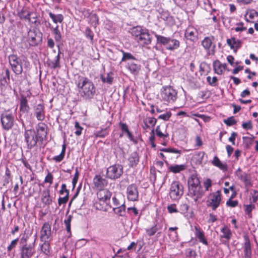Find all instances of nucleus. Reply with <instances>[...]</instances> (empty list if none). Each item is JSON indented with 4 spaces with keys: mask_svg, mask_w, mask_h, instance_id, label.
<instances>
[{
    "mask_svg": "<svg viewBox=\"0 0 258 258\" xmlns=\"http://www.w3.org/2000/svg\"><path fill=\"white\" fill-rule=\"evenodd\" d=\"M131 33L135 39L141 44L149 45L151 42L149 30L145 28L139 26L134 27L131 29Z\"/></svg>",
    "mask_w": 258,
    "mask_h": 258,
    "instance_id": "f03ea898",
    "label": "nucleus"
},
{
    "mask_svg": "<svg viewBox=\"0 0 258 258\" xmlns=\"http://www.w3.org/2000/svg\"><path fill=\"white\" fill-rule=\"evenodd\" d=\"M51 29L52 30V33L54 35V38L56 42H60L62 38V36L61 33L59 30L58 26L56 25V27L54 28H51Z\"/></svg>",
    "mask_w": 258,
    "mask_h": 258,
    "instance_id": "37998d69",
    "label": "nucleus"
},
{
    "mask_svg": "<svg viewBox=\"0 0 258 258\" xmlns=\"http://www.w3.org/2000/svg\"><path fill=\"white\" fill-rule=\"evenodd\" d=\"M184 188L178 181H173L170 187L169 196L172 200H178L183 195Z\"/></svg>",
    "mask_w": 258,
    "mask_h": 258,
    "instance_id": "39448f33",
    "label": "nucleus"
},
{
    "mask_svg": "<svg viewBox=\"0 0 258 258\" xmlns=\"http://www.w3.org/2000/svg\"><path fill=\"white\" fill-rule=\"evenodd\" d=\"M238 202L237 200L233 201L231 200V199H229L227 201L226 203V205L231 208H234L236 207L238 205Z\"/></svg>",
    "mask_w": 258,
    "mask_h": 258,
    "instance_id": "13d9d810",
    "label": "nucleus"
},
{
    "mask_svg": "<svg viewBox=\"0 0 258 258\" xmlns=\"http://www.w3.org/2000/svg\"><path fill=\"white\" fill-rule=\"evenodd\" d=\"M156 37L157 42L164 45L167 50L172 51L177 49L179 47L180 42L177 39L158 35H156Z\"/></svg>",
    "mask_w": 258,
    "mask_h": 258,
    "instance_id": "20e7f679",
    "label": "nucleus"
},
{
    "mask_svg": "<svg viewBox=\"0 0 258 258\" xmlns=\"http://www.w3.org/2000/svg\"><path fill=\"white\" fill-rule=\"evenodd\" d=\"M123 166L119 164L109 166L106 170V177L110 179L119 178L123 174Z\"/></svg>",
    "mask_w": 258,
    "mask_h": 258,
    "instance_id": "423d86ee",
    "label": "nucleus"
},
{
    "mask_svg": "<svg viewBox=\"0 0 258 258\" xmlns=\"http://www.w3.org/2000/svg\"><path fill=\"white\" fill-rule=\"evenodd\" d=\"M100 79L104 83L112 84L114 79V74L112 72H109L104 75L100 76Z\"/></svg>",
    "mask_w": 258,
    "mask_h": 258,
    "instance_id": "2f4dec72",
    "label": "nucleus"
},
{
    "mask_svg": "<svg viewBox=\"0 0 258 258\" xmlns=\"http://www.w3.org/2000/svg\"><path fill=\"white\" fill-rule=\"evenodd\" d=\"M127 212L130 215L137 217V223L139 222L141 216V213H139V210L135 207H129L127 209Z\"/></svg>",
    "mask_w": 258,
    "mask_h": 258,
    "instance_id": "a19ab883",
    "label": "nucleus"
},
{
    "mask_svg": "<svg viewBox=\"0 0 258 258\" xmlns=\"http://www.w3.org/2000/svg\"><path fill=\"white\" fill-rule=\"evenodd\" d=\"M221 202V195L220 190L211 193L207 200V206L211 207L213 210H216L219 207Z\"/></svg>",
    "mask_w": 258,
    "mask_h": 258,
    "instance_id": "6e6552de",
    "label": "nucleus"
},
{
    "mask_svg": "<svg viewBox=\"0 0 258 258\" xmlns=\"http://www.w3.org/2000/svg\"><path fill=\"white\" fill-rule=\"evenodd\" d=\"M53 177L52 174L51 173L49 172L45 178L44 182L46 183L48 182L50 184H52L53 182Z\"/></svg>",
    "mask_w": 258,
    "mask_h": 258,
    "instance_id": "774afa93",
    "label": "nucleus"
},
{
    "mask_svg": "<svg viewBox=\"0 0 258 258\" xmlns=\"http://www.w3.org/2000/svg\"><path fill=\"white\" fill-rule=\"evenodd\" d=\"M126 68L134 75H138L141 69V66L133 62H129L126 66Z\"/></svg>",
    "mask_w": 258,
    "mask_h": 258,
    "instance_id": "c756f323",
    "label": "nucleus"
},
{
    "mask_svg": "<svg viewBox=\"0 0 258 258\" xmlns=\"http://www.w3.org/2000/svg\"><path fill=\"white\" fill-rule=\"evenodd\" d=\"M111 195V192L105 188L99 189V191L97 193V197L99 201L106 203L110 200Z\"/></svg>",
    "mask_w": 258,
    "mask_h": 258,
    "instance_id": "4be33fe9",
    "label": "nucleus"
},
{
    "mask_svg": "<svg viewBox=\"0 0 258 258\" xmlns=\"http://www.w3.org/2000/svg\"><path fill=\"white\" fill-rule=\"evenodd\" d=\"M155 132H156V135L158 137H159V138H162L164 140L167 138L169 136L168 134H167V133L164 134V133H162V132L160 130V127L159 125H158L156 127Z\"/></svg>",
    "mask_w": 258,
    "mask_h": 258,
    "instance_id": "3c124183",
    "label": "nucleus"
},
{
    "mask_svg": "<svg viewBox=\"0 0 258 258\" xmlns=\"http://www.w3.org/2000/svg\"><path fill=\"white\" fill-rule=\"evenodd\" d=\"M184 36L186 39L196 42L198 39V30L192 26H189L185 31Z\"/></svg>",
    "mask_w": 258,
    "mask_h": 258,
    "instance_id": "f3484780",
    "label": "nucleus"
},
{
    "mask_svg": "<svg viewBox=\"0 0 258 258\" xmlns=\"http://www.w3.org/2000/svg\"><path fill=\"white\" fill-rule=\"evenodd\" d=\"M245 212L249 217H251V212L255 209V205L249 204L245 206Z\"/></svg>",
    "mask_w": 258,
    "mask_h": 258,
    "instance_id": "864d4df0",
    "label": "nucleus"
},
{
    "mask_svg": "<svg viewBox=\"0 0 258 258\" xmlns=\"http://www.w3.org/2000/svg\"><path fill=\"white\" fill-rule=\"evenodd\" d=\"M244 258H251L252 249L250 240L249 238L244 236V243L243 247Z\"/></svg>",
    "mask_w": 258,
    "mask_h": 258,
    "instance_id": "5701e85b",
    "label": "nucleus"
},
{
    "mask_svg": "<svg viewBox=\"0 0 258 258\" xmlns=\"http://www.w3.org/2000/svg\"><path fill=\"white\" fill-rule=\"evenodd\" d=\"M60 55L59 51H58V54L55 57V58L53 60H51L49 63V66L52 69L59 68L60 67Z\"/></svg>",
    "mask_w": 258,
    "mask_h": 258,
    "instance_id": "c03bdc74",
    "label": "nucleus"
},
{
    "mask_svg": "<svg viewBox=\"0 0 258 258\" xmlns=\"http://www.w3.org/2000/svg\"><path fill=\"white\" fill-rule=\"evenodd\" d=\"M72 215H69L67 219H66L64 220V223L66 226V228L67 231V233L69 234V236H70L71 235V222L72 219Z\"/></svg>",
    "mask_w": 258,
    "mask_h": 258,
    "instance_id": "a18cd8bd",
    "label": "nucleus"
},
{
    "mask_svg": "<svg viewBox=\"0 0 258 258\" xmlns=\"http://www.w3.org/2000/svg\"><path fill=\"white\" fill-rule=\"evenodd\" d=\"M164 223L162 221L157 222L155 225L151 227L147 228L145 229L146 234L151 237L154 236L157 233L158 236H160L162 233V230L163 228Z\"/></svg>",
    "mask_w": 258,
    "mask_h": 258,
    "instance_id": "4468645a",
    "label": "nucleus"
},
{
    "mask_svg": "<svg viewBox=\"0 0 258 258\" xmlns=\"http://www.w3.org/2000/svg\"><path fill=\"white\" fill-rule=\"evenodd\" d=\"M185 255L187 258H195L197 254L195 250L191 248H187L185 250Z\"/></svg>",
    "mask_w": 258,
    "mask_h": 258,
    "instance_id": "6e6d98bb",
    "label": "nucleus"
},
{
    "mask_svg": "<svg viewBox=\"0 0 258 258\" xmlns=\"http://www.w3.org/2000/svg\"><path fill=\"white\" fill-rule=\"evenodd\" d=\"M234 29L237 32H242L246 29V27H244V23L240 22L236 23V27Z\"/></svg>",
    "mask_w": 258,
    "mask_h": 258,
    "instance_id": "5fc2aeb1",
    "label": "nucleus"
},
{
    "mask_svg": "<svg viewBox=\"0 0 258 258\" xmlns=\"http://www.w3.org/2000/svg\"><path fill=\"white\" fill-rule=\"evenodd\" d=\"M18 240V238H16L11 241L10 244L8 246V251H11L13 248L16 247L17 244Z\"/></svg>",
    "mask_w": 258,
    "mask_h": 258,
    "instance_id": "e2e57ef3",
    "label": "nucleus"
},
{
    "mask_svg": "<svg viewBox=\"0 0 258 258\" xmlns=\"http://www.w3.org/2000/svg\"><path fill=\"white\" fill-rule=\"evenodd\" d=\"M188 187L200 185V181L197 176L195 174L191 175L188 178Z\"/></svg>",
    "mask_w": 258,
    "mask_h": 258,
    "instance_id": "4c0bfd02",
    "label": "nucleus"
},
{
    "mask_svg": "<svg viewBox=\"0 0 258 258\" xmlns=\"http://www.w3.org/2000/svg\"><path fill=\"white\" fill-rule=\"evenodd\" d=\"M171 115L172 113L170 111H166V112L160 115L158 117V119H162L164 121H167L170 119V118L171 116Z\"/></svg>",
    "mask_w": 258,
    "mask_h": 258,
    "instance_id": "603ef678",
    "label": "nucleus"
},
{
    "mask_svg": "<svg viewBox=\"0 0 258 258\" xmlns=\"http://www.w3.org/2000/svg\"><path fill=\"white\" fill-rule=\"evenodd\" d=\"M14 116L9 111L3 112L1 115V122L3 128L8 131L12 128L14 124Z\"/></svg>",
    "mask_w": 258,
    "mask_h": 258,
    "instance_id": "9d476101",
    "label": "nucleus"
},
{
    "mask_svg": "<svg viewBox=\"0 0 258 258\" xmlns=\"http://www.w3.org/2000/svg\"><path fill=\"white\" fill-rule=\"evenodd\" d=\"M119 126L122 132V133L120 134L119 137L121 138L122 136L129 132L128 125L125 123L122 122L119 123Z\"/></svg>",
    "mask_w": 258,
    "mask_h": 258,
    "instance_id": "49530a36",
    "label": "nucleus"
},
{
    "mask_svg": "<svg viewBox=\"0 0 258 258\" xmlns=\"http://www.w3.org/2000/svg\"><path fill=\"white\" fill-rule=\"evenodd\" d=\"M159 99L167 104H172L177 99V91L170 85L163 86L158 94Z\"/></svg>",
    "mask_w": 258,
    "mask_h": 258,
    "instance_id": "7ed1b4c3",
    "label": "nucleus"
},
{
    "mask_svg": "<svg viewBox=\"0 0 258 258\" xmlns=\"http://www.w3.org/2000/svg\"><path fill=\"white\" fill-rule=\"evenodd\" d=\"M205 155V153L204 152H197L194 154L191 160L196 165H200L203 162Z\"/></svg>",
    "mask_w": 258,
    "mask_h": 258,
    "instance_id": "c85d7f7f",
    "label": "nucleus"
},
{
    "mask_svg": "<svg viewBox=\"0 0 258 258\" xmlns=\"http://www.w3.org/2000/svg\"><path fill=\"white\" fill-rule=\"evenodd\" d=\"M128 165L131 167H136L139 162V156L137 152L132 153L128 158Z\"/></svg>",
    "mask_w": 258,
    "mask_h": 258,
    "instance_id": "cd10ccee",
    "label": "nucleus"
},
{
    "mask_svg": "<svg viewBox=\"0 0 258 258\" xmlns=\"http://www.w3.org/2000/svg\"><path fill=\"white\" fill-rule=\"evenodd\" d=\"M77 87L80 89L81 96L85 100H91L96 93L94 84L86 77H79Z\"/></svg>",
    "mask_w": 258,
    "mask_h": 258,
    "instance_id": "f257e3e1",
    "label": "nucleus"
},
{
    "mask_svg": "<svg viewBox=\"0 0 258 258\" xmlns=\"http://www.w3.org/2000/svg\"><path fill=\"white\" fill-rule=\"evenodd\" d=\"M49 16L52 19L53 22L55 24H57L58 23H62L63 21L64 17L62 14H54L51 12H49L48 13Z\"/></svg>",
    "mask_w": 258,
    "mask_h": 258,
    "instance_id": "ea45409f",
    "label": "nucleus"
},
{
    "mask_svg": "<svg viewBox=\"0 0 258 258\" xmlns=\"http://www.w3.org/2000/svg\"><path fill=\"white\" fill-rule=\"evenodd\" d=\"M224 123L228 126H231L236 124V121L234 119L233 116H231L228 117L226 120H225Z\"/></svg>",
    "mask_w": 258,
    "mask_h": 258,
    "instance_id": "052dcab7",
    "label": "nucleus"
},
{
    "mask_svg": "<svg viewBox=\"0 0 258 258\" xmlns=\"http://www.w3.org/2000/svg\"><path fill=\"white\" fill-rule=\"evenodd\" d=\"M75 127L76 129V131L75 132V134L77 136H80L82 134V131L83 130V127H82L78 122L76 121L75 122Z\"/></svg>",
    "mask_w": 258,
    "mask_h": 258,
    "instance_id": "680f3d73",
    "label": "nucleus"
},
{
    "mask_svg": "<svg viewBox=\"0 0 258 258\" xmlns=\"http://www.w3.org/2000/svg\"><path fill=\"white\" fill-rule=\"evenodd\" d=\"M69 195L68 194H66L64 197H59L58 200V204L59 206L61 205L62 204H65L67 203L69 200Z\"/></svg>",
    "mask_w": 258,
    "mask_h": 258,
    "instance_id": "bf43d9fd",
    "label": "nucleus"
},
{
    "mask_svg": "<svg viewBox=\"0 0 258 258\" xmlns=\"http://www.w3.org/2000/svg\"><path fill=\"white\" fill-rule=\"evenodd\" d=\"M31 12L28 11L25 8H22L18 12V15L20 19L27 20L29 22H30L31 21Z\"/></svg>",
    "mask_w": 258,
    "mask_h": 258,
    "instance_id": "f704fd0d",
    "label": "nucleus"
},
{
    "mask_svg": "<svg viewBox=\"0 0 258 258\" xmlns=\"http://www.w3.org/2000/svg\"><path fill=\"white\" fill-rule=\"evenodd\" d=\"M214 37L212 36H207L205 37L201 42L202 46L209 55H213L215 53L216 44L214 42Z\"/></svg>",
    "mask_w": 258,
    "mask_h": 258,
    "instance_id": "9b49d317",
    "label": "nucleus"
},
{
    "mask_svg": "<svg viewBox=\"0 0 258 258\" xmlns=\"http://www.w3.org/2000/svg\"><path fill=\"white\" fill-rule=\"evenodd\" d=\"M245 18L246 21L253 22L256 19L258 18V13L255 10H250L246 14Z\"/></svg>",
    "mask_w": 258,
    "mask_h": 258,
    "instance_id": "c9c22d12",
    "label": "nucleus"
},
{
    "mask_svg": "<svg viewBox=\"0 0 258 258\" xmlns=\"http://www.w3.org/2000/svg\"><path fill=\"white\" fill-rule=\"evenodd\" d=\"M42 34L35 30L30 29L28 32L27 41L31 46H35L42 41Z\"/></svg>",
    "mask_w": 258,
    "mask_h": 258,
    "instance_id": "1a4fd4ad",
    "label": "nucleus"
},
{
    "mask_svg": "<svg viewBox=\"0 0 258 258\" xmlns=\"http://www.w3.org/2000/svg\"><path fill=\"white\" fill-rule=\"evenodd\" d=\"M213 66L215 73L218 75L222 74L227 67L226 63H222L219 60L214 61Z\"/></svg>",
    "mask_w": 258,
    "mask_h": 258,
    "instance_id": "a878e982",
    "label": "nucleus"
},
{
    "mask_svg": "<svg viewBox=\"0 0 258 258\" xmlns=\"http://www.w3.org/2000/svg\"><path fill=\"white\" fill-rule=\"evenodd\" d=\"M125 210L126 206L124 204H121L117 207L113 208V211L114 213L121 217L125 216Z\"/></svg>",
    "mask_w": 258,
    "mask_h": 258,
    "instance_id": "58836bf2",
    "label": "nucleus"
},
{
    "mask_svg": "<svg viewBox=\"0 0 258 258\" xmlns=\"http://www.w3.org/2000/svg\"><path fill=\"white\" fill-rule=\"evenodd\" d=\"M207 81L211 86H216L218 79L216 77L211 78L210 76H208L207 77Z\"/></svg>",
    "mask_w": 258,
    "mask_h": 258,
    "instance_id": "4d7b16f0",
    "label": "nucleus"
},
{
    "mask_svg": "<svg viewBox=\"0 0 258 258\" xmlns=\"http://www.w3.org/2000/svg\"><path fill=\"white\" fill-rule=\"evenodd\" d=\"M188 195L191 196L196 202L201 198L203 193L201 190V185L188 187Z\"/></svg>",
    "mask_w": 258,
    "mask_h": 258,
    "instance_id": "412c9836",
    "label": "nucleus"
},
{
    "mask_svg": "<svg viewBox=\"0 0 258 258\" xmlns=\"http://www.w3.org/2000/svg\"><path fill=\"white\" fill-rule=\"evenodd\" d=\"M227 43L231 49H237L241 47L242 42L240 40L233 37L227 39Z\"/></svg>",
    "mask_w": 258,
    "mask_h": 258,
    "instance_id": "7c9ffc66",
    "label": "nucleus"
},
{
    "mask_svg": "<svg viewBox=\"0 0 258 258\" xmlns=\"http://www.w3.org/2000/svg\"><path fill=\"white\" fill-rule=\"evenodd\" d=\"M42 202L46 205H49L51 203L52 200L50 197V190L49 189H46L43 191Z\"/></svg>",
    "mask_w": 258,
    "mask_h": 258,
    "instance_id": "e433bc0d",
    "label": "nucleus"
},
{
    "mask_svg": "<svg viewBox=\"0 0 258 258\" xmlns=\"http://www.w3.org/2000/svg\"><path fill=\"white\" fill-rule=\"evenodd\" d=\"M35 253V250L32 245L24 244L20 248L21 258H31Z\"/></svg>",
    "mask_w": 258,
    "mask_h": 258,
    "instance_id": "dca6fc26",
    "label": "nucleus"
},
{
    "mask_svg": "<svg viewBox=\"0 0 258 258\" xmlns=\"http://www.w3.org/2000/svg\"><path fill=\"white\" fill-rule=\"evenodd\" d=\"M9 60L14 72L17 75L21 74L23 71L21 59L17 55L12 54L9 55Z\"/></svg>",
    "mask_w": 258,
    "mask_h": 258,
    "instance_id": "f8f14e48",
    "label": "nucleus"
},
{
    "mask_svg": "<svg viewBox=\"0 0 258 258\" xmlns=\"http://www.w3.org/2000/svg\"><path fill=\"white\" fill-rule=\"evenodd\" d=\"M161 151L167 153L177 154H178V156L177 157V158H178L182 153L181 150H177L175 148H163L161 150Z\"/></svg>",
    "mask_w": 258,
    "mask_h": 258,
    "instance_id": "09e8293b",
    "label": "nucleus"
},
{
    "mask_svg": "<svg viewBox=\"0 0 258 258\" xmlns=\"http://www.w3.org/2000/svg\"><path fill=\"white\" fill-rule=\"evenodd\" d=\"M126 198L130 201H137L139 199L138 187L136 184L132 183L127 186L126 188Z\"/></svg>",
    "mask_w": 258,
    "mask_h": 258,
    "instance_id": "ddd939ff",
    "label": "nucleus"
},
{
    "mask_svg": "<svg viewBox=\"0 0 258 258\" xmlns=\"http://www.w3.org/2000/svg\"><path fill=\"white\" fill-rule=\"evenodd\" d=\"M167 210L170 213H177L178 212L175 204L168 205L167 206Z\"/></svg>",
    "mask_w": 258,
    "mask_h": 258,
    "instance_id": "0e129e2a",
    "label": "nucleus"
},
{
    "mask_svg": "<svg viewBox=\"0 0 258 258\" xmlns=\"http://www.w3.org/2000/svg\"><path fill=\"white\" fill-rule=\"evenodd\" d=\"M85 35L88 38H89L91 41H93L94 34L93 32L88 28H87L85 30Z\"/></svg>",
    "mask_w": 258,
    "mask_h": 258,
    "instance_id": "69168bd1",
    "label": "nucleus"
},
{
    "mask_svg": "<svg viewBox=\"0 0 258 258\" xmlns=\"http://www.w3.org/2000/svg\"><path fill=\"white\" fill-rule=\"evenodd\" d=\"M47 125L43 122H39L36 126V135L40 141L45 139L47 136Z\"/></svg>",
    "mask_w": 258,
    "mask_h": 258,
    "instance_id": "aec40b11",
    "label": "nucleus"
},
{
    "mask_svg": "<svg viewBox=\"0 0 258 258\" xmlns=\"http://www.w3.org/2000/svg\"><path fill=\"white\" fill-rule=\"evenodd\" d=\"M43 243L41 245V250L44 253H47V252H48V249L49 247L48 241H43Z\"/></svg>",
    "mask_w": 258,
    "mask_h": 258,
    "instance_id": "338daca9",
    "label": "nucleus"
},
{
    "mask_svg": "<svg viewBox=\"0 0 258 258\" xmlns=\"http://www.w3.org/2000/svg\"><path fill=\"white\" fill-rule=\"evenodd\" d=\"M34 114L37 119L42 121L45 118V107L43 104L40 103L34 107Z\"/></svg>",
    "mask_w": 258,
    "mask_h": 258,
    "instance_id": "a211bd4d",
    "label": "nucleus"
},
{
    "mask_svg": "<svg viewBox=\"0 0 258 258\" xmlns=\"http://www.w3.org/2000/svg\"><path fill=\"white\" fill-rule=\"evenodd\" d=\"M108 134L106 128L102 129L94 133V136L97 138H104Z\"/></svg>",
    "mask_w": 258,
    "mask_h": 258,
    "instance_id": "de8ad7c7",
    "label": "nucleus"
},
{
    "mask_svg": "<svg viewBox=\"0 0 258 258\" xmlns=\"http://www.w3.org/2000/svg\"><path fill=\"white\" fill-rule=\"evenodd\" d=\"M25 141L28 149L34 148L39 140L34 129L26 130L24 133Z\"/></svg>",
    "mask_w": 258,
    "mask_h": 258,
    "instance_id": "0eeeda50",
    "label": "nucleus"
},
{
    "mask_svg": "<svg viewBox=\"0 0 258 258\" xmlns=\"http://www.w3.org/2000/svg\"><path fill=\"white\" fill-rule=\"evenodd\" d=\"M30 110V107L26 97L22 96L20 100V113L22 116L23 113H27Z\"/></svg>",
    "mask_w": 258,
    "mask_h": 258,
    "instance_id": "393cba45",
    "label": "nucleus"
},
{
    "mask_svg": "<svg viewBox=\"0 0 258 258\" xmlns=\"http://www.w3.org/2000/svg\"><path fill=\"white\" fill-rule=\"evenodd\" d=\"M187 168V165L185 164H173L169 166L168 169L169 172H171L174 174H177L186 170Z\"/></svg>",
    "mask_w": 258,
    "mask_h": 258,
    "instance_id": "bb28decb",
    "label": "nucleus"
},
{
    "mask_svg": "<svg viewBox=\"0 0 258 258\" xmlns=\"http://www.w3.org/2000/svg\"><path fill=\"white\" fill-rule=\"evenodd\" d=\"M195 235L198 238L199 241L205 245H208V242L206 239L204 232L201 229L198 225L195 226Z\"/></svg>",
    "mask_w": 258,
    "mask_h": 258,
    "instance_id": "b1692460",
    "label": "nucleus"
},
{
    "mask_svg": "<svg viewBox=\"0 0 258 258\" xmlns=\"http://www.w3.org/2000/svg\"><path fill=\"white\" fill-rule=\"evenodd\" d=\"M221 232L223 233V235L220 236L221 238H224L227 240L231 239L232 237V233L231 230L226 226H224L221 229Z\"/></svg>",
    "mask_w": 258,
    "mask_h": 258,
    "instance_id": "79ce46f5",
    "label": "nucleus"
},
{
    "mask_svg": "<svg viewBox=\"0 0 258 258\" xmlns=\"http://www.w3.org/2000/svg\"><path fill=\"white\" fill-rule=\"evenodd\" d=\"M160 18L168 25H172L174 23L173 18L168 12H163L161 14Z\"/></svg>",
    "mask_w": 258,
    "mask_h": 258,
    "instance_id": "72a5a7b5",
    "label": "nucleus"
},
{
    "mask_svg": "<svg viewBox=\"0 0 258 258\" xmlns=\"http://www.w3.org/2000/svg\"><path fill=\"white\" fill-rule=\"evenodd\" d=\"M51 236V225L45 222L43 225L40 231V239L41 241H49Z\"/></svg>",
    "mask_w": 258,
    "mask_h": 258,
    "instance_id": "2eb2a0df",
    "label": "nucleus"
},
{
    "mask_svg": "<svg viewBox=\"0 0 258 258\" xmlns=\"http://www.w3.org/2000/svg\"><path fill=\"white\" fill-rule=\"evenodd\" d=\"M212 163L214 166L218 167L224 172L227 170V165L225 163L223 164L218 158V157L216 156L214 157L213 160L212 161Z\"/></svg>",
    "mask_w": 258,
    "mask_h": 258,
    "instance_id": "473e14b6",
    "label": "nucleus"
},
{
    "mask_svg": "<svg viewBox=\"0 0 258 258\" xmlns=\"http://www.w3.org/2000/svg\"><path fill=\"white\" fill-rule=\"evenodd\" d=\"M123 56L121 58V61H125L127 60H136V58L130 53L125 52L122 51Z\"/></svg>",
    "mask_w": 258,
    "mask_h": 258,
    "instance_id": "8fccbe9b",
    "label": "nucleus"
},
{
    "mask_svg": "<svg viewBox=\"0 0 258 258\" xmlns=\"http://www.w3.org/2000/svg\"><path fill=\"white\" fill-rule=\"evenodd\" d=\"M93 184L97 189H102L107 185L108 181L100 175H96L93 179Z\"/></svg>",
    "mask_w": 258,
    "mask_h": 258,
    "instance_id": "6ab92c4d",
    "label": "nucleus"
}]
</instances>
